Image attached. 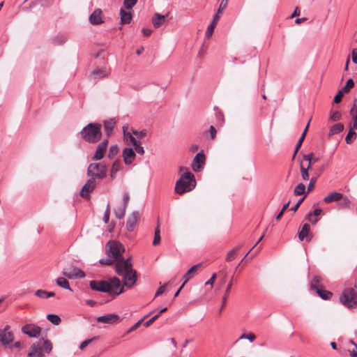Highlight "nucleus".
<instances>
[{
  "instance_id": "nucleus-1",
  "label": "nucleus",
  "mask_w": 357,
  "mask_h": 357,
  "mask_svg": "<svg viewBox=\"0 0 357 357\" xmlns=\"http://www.w3.org/2000/svg\"><path fill=\"white\" fill-rule=\"evenodd\" d=\"M89 285L93 290L107 292L114 297L123 291V286H121V280L117 277H114L109 281L91 280Z\"/></svg>"
},
{
  "instance_id": "nucleus-2",
  "label": "nucleus",
  "mask_w": 357,
  "mask_h": 357,
  "mask_svg": "<svg viewBox=\"0 0 357 357\" xmlns=\"http://www.w3.org/2000/svg\"><path fill=\"white\" fill-rule=\"evenodd\" d=\"M195 185L196 181L194 174L190 172H183L176 182L175 192L178 195H183L192 190Z\"/></svg>"
},
{
  "instance_id": "nucleus-3",
  "label": "nucleus",
  "mask_w": 357,
  "mask_h": 357,
  "mask_svg": "<svg viewBox=\"0 0 357 357\" xmlns=\"http://www.w3.org/2000/svg\"><path fill=\"white\" fill-rule=\"evenodd\" d=\"M82 137L89 143H96L101 137V125L97 123H90L80 132Z\"/></svg>"
},
{
  "instance_id": "nucleus-4",
  "label": "nucleus",
  "mask_w": 357,
  "mask_h": 357,
  "mask_svg": "<svg viewBox=\"0 0 357 357\" xmlns=\"http://www.w3.org/2000/svg\"><path fill=\"white\" fill-rule=\"evenodd\" d=\"M52 349V344L48 340H45L43 344L36 342L31 344L28 356L30 357H45L43 351L50 353Z\"/></svg>"
},
{
  "instance_id": "nucleus-5",
  "label": "nucleus",
  "mask_w": 357,
  "mask_h": 357,
  "mask_svg": "<svg viewBox=\"0 0 357 357\" xmlns=\"http://www.w3.org/2000/svg\"><path fill=\"white\" fill-rule=\"evenodd\" d=\"M107 167L104 162L91 163L87 169V175L93 180L103 179L107 176Z\"/></svg>"
},
{
  "instance_id": "nucleus-6",
  "label": "nucleus",
  "mask_w": 357,
  "mask_h": 357,
  "mask_svg": "<svg viewBox=\"0 0 357 357\" xmlns=\"http://www.w3.org/2000/svg\"><path fill=\"white\" fill-rule=\"evenodd\" d=\"M340 302L349 308L357 305V293L353 288L344 289L340 296Z\"/></svg>"
},
{
  "instance_id": "nucleus-7",
  "label": "nucleus",
  "mask_w": 357,
  "mask_h": 357,
  "mask_svg": "<svg viewBox=\"0 0 357 357\" xmlns=\"http://www.w3.org/2000/svg\"><path fill=\"white\" fill-rule=\"evenodd\" d=\"M107 245L109 246L107 255L109 257L114 258L115 260L122 258L121 255L124 252L123 245L116 241H109Z\"/></svg>"
},
{
  "instance_id": "nucleus-8",
  "label": "nucleus",
  "mask_w": 357,
  "mask_h": 357,
  "mask_svg": "<svg viewBox=\"0 0 357 357\" xmlns=\"http://www.w3.org/2000/svg\"><path fill=\"white\" fill-rule=\"evenodd\" d=\"M115 261L116 272L119 275L121 276L128 271V270H130L132 266L131 259L130 258H128L127 259L120 258Z\"/></svg>"
},
{
  "instance_id": "nucleus-9",
  "label": "nucleus",
  "mask_w": 357,
  "mask_h": 357,
  "mask_svg": "<svg viewBox=\"0 0 357 357\" xmlns=\"http://www.w3.org/2000/svg\"><path fill=\"white\" fill-rule=\"evenodd\" d=\"M14 340V334L10 330L9 325H6L3 328L0 329V343L6 346Z\"/></svg>"
},
{
  "instance_id": "nucleus-10",
  "label": "nucleus",
  "mask_w": 357,
  "mask_h": 357,
  "mask_svg": "<svg viewBox=\"0 0 357 357\" xmlns=\"http://www.w3.org/2000/svg\"><path fill=\"white\" fill-rule=\"evenodd\" d=\"M22 332L30 337H37L40 335L41 328L33 324H27L22 327Z\"/></svg>"
},
{
  "instance_id": "nucleus-11",
  "label": "nucleus",
  "mask_w": 357,
  "mask_h": 357,
  "mask_svg": "<svg viewBox=\"0 0 357 357\" xmlns=\"http://www.w3.org/2000/svg\"><path fill=\"white\" fill-rule=\"evenodd\" d=\"M303 160L308 162L307 166L305 167L302 163L300 165L301 175L303 181L309 179V170L312 169V153L304 155Z\"/></svg>"
},
{
  "instance_id": "nucleus-12",
  "label": "nucleus",
  "mask_w": 357,
  "mask_h": 357,
  "mask_svg": "<svg viewBox=\"0 0 357 357\" xmlns=\"http://www.w3.org/2000/svg\"><path fill=\"white\" fill-rule=\"evenodd\" d=\"M123 285L128 288H130L135 284L137 280V272L132 268L123 274Z\"/></svg>"
},
{
  "instance_id": "nucleus-13",
  "label": "nucleus",
  "mask_w": 357,
  "mask_h": 357,
  "mask_svg": "<svg viewBox=\"0 0 357 357\" xmlns=\"http://www.w3.org/2000/svg\"><path fill=\"white\" fill-rule=\"evenodd\" d=\"M96 186V181L90 178L82 187L80 195L84 198L89 197L90 193L95 189Z\"/></svg>"
},
{
  "instance_id": "nucleus-14",
  "label": "nucleus",
  "mask_w": 357,
  "mask_h": 357,
  "mask_svg": "<svg viewBox=\"0 0 357 357\" xmlns=\"http://www.w3.org/2000/svg\"><path fill=\"white\" fill-rule=\"evenodd\" d=\"M205 155L203 151L198 153L193 159L192 167L195 172H199L205 164Z\"/></svg>"
},
{
  "instance_id": "nucleus-15",
  "label": "nucleus",
  "mask_w": 357,
  "mask_h": 357,
  "mask_svg": "<svg viewBox=\"0 0 357 357\" xmlns=\"http://www.w3.org/2000/svg\"><path fill=\"white\" fill-rule=\"evenodd\" d=\"M108 144V140L104 139L102 142H100L96 150L95 154L93 157V160H101L105 155V151L107 149Z\"/></svg>"
},
{
  "instance_id": "nucleus-16",
  "label": "nucleus",
  "mask_w": 357,
  "mask_h": 357,
  "mask_svg": "<svg viewBox=\"0 0 357 357\" xmlns=\"http://www.w3.org/2000/svg\"><path fill=\"white\" fill-rule=\"evenodd\" d=\"M140 215L138 212L134 211L132 214L128 218L126 222V229L128 231H132L135 228Z\"/></svg>"
},
{
  "instance_id": "nucleus-17",
  "label": "nucleus",
  "mask_w": 357,
  "mask_h": 357,
  "mask_svg": "<svg viewBox=\"0 0 357 357\" xmlns=\"http://www.w3.org/2000/svg\"><path fill=\"white\" fill-rule=\"evenodd\" d=\"M122 156L126 165H130L135 160L136 155L132 148L126 147L123 150Z\"/></svg>"
},
{
  "instance_id": "nucleus-18",
  "label": "nucleus",
  "mask_w": 357,
  "mask_h": 357,
  "mask_svg": "<svg viewBox=\"0 0 357 357\" xmlns=\"http://www.w3.org/2000/svg\"><path fill=\"white\" fill-rule=\"evenodd\" d=\"M119 321V317L116 314H108L104 316L98 317L97 321L103 324H114Z\"/></svg>"
},
{
  "instance_id": "nucleus-19",
  "label": "nucleus",
  "mask_w": 357,
  "mask_h": 357,
  "mask_svg": "<svg viewBox=\"0 0 357 357\" xmlns=\"http://www.w3.org/2000/svg\"><path fill=\"white\" fill-rule=\"evenodd\" d=\"M63 274L70 279L82 278L85 276L84 273L82 270L77 268H75L73 270L66 269L63 271Z\"/></svg>"
},
{
  "instance_id": "nucleus-20",
  "label": "nucleus",
  "mask_w": 357,
  "mask_h": 357,
  "mask_svg": "<svg viewBox=\"0 0 357 357\" xmlns=\"http://www.w3.org/2000/svg\"><path fill=\"white\" fill-rule=\"evenodd\" d=\"M90 22L93 25H97L102 23V10L100 8L96 9L89 17Z\"/></svg>"
},
{
  "instance_id": "nucleus-21",
  "label": "nucleus",
  "mask_w": 357,
  "mask_h": 357,
  "mask_svg": "<svg viewBox=\"0 0 357 357\" xmlns=\"http://www.w3.org/2000/svg\"><path fill=\"white\" fill-rule=\"evenodd\" d=\"M110 74V70L107 68H97L93 70L92 76L96 79L107 77Z\"/></svg>"
},
{
  "instance_id": "nucleus-22",
  "label": "nucleus",
  "mask_w": 357,
  "mask_h": 357,
  "mask_svg": "<svg viewBox=\"0 0 357 357\" xmlns=\"http://www.w3.org/2000/svg\"><path fill=\"white\" fill-rule=\"evenodd\" d=\"M201 266V264H197L196 265H194L192 266L183 275L184 282L182 284V287H183L191 278H192L198 268Z\"/></svg>"
},
{
  "instance_id": "nucleus-23",
  "label": "nucleus",
  "mask_w": 357,
  "mask_h": 357,
  "mask_svg": "<svg viewBox=\"0 0 357 357\" xmlns=\"http://www.w3.org/2000/svg\"><path fill=\"white\" fill-rule=\"evenodd\" d=\"M310 231V225L307 223L304 224L301 228V230L298 233V238L300 239V241H302L306 238L307 241H310L311 240V237H309Z\"/></svg>"
},
{
  "instance_id": "nucleus-24",
  "label": "nucleus",
  "mask_w": 357,
  "mask_h": 357,
  "mask_svg": "<svg viewBox=\"0 0 357 357\" xmlns=\"http://www.w3.org/2000/svg\"><path fill=\"white\" fill-rule=\"evenodd\" d=\"M129 126L128 125H125L123 126V137L124 139L126 141L128 144H133L135 142L137 139L136 137L132 136V133L128 131Z\"/></svg>"
},
{
  "instance_id": "nucleus-25",
  "label": "nucleus",
  "mask_w": 357,
  "mask_h": 357,
  "mask_svg": "<svg viewBox=\"0 0 357 357\" xmlns=\"http://www.w3.org/2000/svg\"><path fill=\"white\" fill-rule=\"evenodd\" d=\"M165 22V15L155 13L152 17L153 25L155 28L158 29Z\"/></svg>"
},
{
  "instance_id": "nucleus-26",
  "label": "nucleus",
  "mask_w": 357,
  "mask_h": 357,
  "mask_svg": "<svg viewBox=\"0 0 357 357\" xmlns=\"http://www.w3.org/2000/svg\"><path fill=\"white\" fill-rule=\"evenodd\" d=\"M342 194L337 192H333L329 193L327 196L324 197V202L327 204L331 203L333 202H337L342 199Z\"/></svg>"
},
{
  "instance_id": "nucleus-27",
  "label": "nucleus",
  "mask_w": 357,
  "mask_h": 357,
  "mask_svg": "<svg viewBox=\"0 0 357 357\" xmlns=\"http://www.w3.org/2000/svg\"><path fill=\"white\" fill-rule=\"evenodd\" d=\"M321 281L322 278L321 276L314 275L310 281V289L316 291L317 289L322 288Z\"/></svg>"
},
{
  "instance_id": "nucleus-28",
  "label": "nucleus",
  "mask_w": 357,
  "mask_h": 357,
  "mask_svg": "<svg viewBox=\"0 0 357 357\" xmlns=\"http://www.w3.org/2000/svg\"><path fill=\"white\" fill-rule=\"evenodd\" d=\"M120 15H121V23L122 24H129L132 18V13L130 11H126L123 8H121L120 10Z\"/></svg>"
},
{
  "instance_id": "nucleus-29",
  "label": "nucleus",
  "mask_w": 357,
  "mask_h": 357,
  "mask_svg": "<svg viewBox=\"0 0 357 357\" xmlns=\"http://www.w3.org/2000/svg\"><path fill=\"white\" fill-rule=\"evenodd\" d=\"M309 124H310V121L307 123L305 128L304 129L301 136L300 137V138H299V139H298V141L297 142V144H296V146L295 147L294 153V155H293V159L295 158L297 152L298 151L299 149L301 148V146L302 145L303 142L305 139V137L306 136V134H307V130H308Z\"/></svg>"
},
{
  "instance_id": "nucleus-30",
  "label": "nucleus",
  "mask_w": 357,
  "mask_h": 357,
  "mask_svg": "<svg viewBox=\"0 0 357 357\" xmlns=\"http://www.w3.org/2000/svg\"><path fill=\"white\" fill-rule=\"evenodd\" d=\"M121 169V162L119 160H116L112 165L111 171H110V178L112 180H114L116 177V173L120 171Z\"/></svg>"
},
{
  "instance_id": "nucleus-31",
  "label": "nucleus",
  "mask_w": 357,
  "mask_h": 357,
  "mask_svg": "<svg viewBox=\"0 0 357 357\" xmlns=\"http://www.w3.org/2000/svg\"><path fill=\"white\" fill-rule=\"evenodd\" d=\"M115 124L116 122L113 119H109L104 122V128L107 135H109L112 133Z\"/></svg>"
},
{
  "instance_id": "nucleus-32",
  "label": "nucleus",
  "mask_w": 357,
  "mask_h": 357,
  "mask_svg": "<svg viewBox=\"0 0 357 357\" xmlns=\"http://www.w3.org/2000/svg\"><path fill=\"white\" fill-rule=\"evenodd\" d=\"M127 207L125 205L121 204L117 208L114 210V214L116 218L121 220L125 216L126 210Z\"/></svg>"
},
{
  "instance_id": "nucleus-33",
  "label": "nucleus",
  "mask_w": 357,
  "mask_h": 357,
  "mask_svg": "<svg viewBox=\"0 0 357 357\" xmlns=\"http://www.w3.org/2000/svg\"><path fill=\"white\" fill-rule=\"evenodd\" d=\"M315 291L324 300H329L333 296L332 292L322 288L317 289Z\"/></svg>"
},
{
  "instance_id": "nucleus-34",
  "label": "nucleus",
  "mask_w": 357,
  "mask_h": 357,
  "mask_svg": "<svg viewBox=\"0 0 357 357\" xmlns=\"http://www.w3.org/2000/svg\"><path fill=\"white\" fill-rule=\"evenodd\" d=\"M35 295L41 298H47L49 297L54 296L55 294L53 291H47L43 289H38L35 292Z\"/></svg>"
},
{
  "instance_id": "nucleus-35",
  "label": "nucleus",
  "mask_w": 357,
  "mask_h": 357,
  "mask_svg": "<svg viewBox=\"0 0 357 357\" xmlns=\"http://www.w3.org/2000/svg\"><path fill=\"white\" fill-rule=\"evenodd\" d=\"M344 130V125L341 123H337L335 125H333L329 131V135H334L337 133H340Z\"/></svg>"
},
{
  "instance_id": "nucleus-36",
  "label": "nucleus",
  "mask_w": 357,
  "mask_h": 357,
  "mask_svg": "<svg viewBox=\"0 0 357 357\" xmlns=\"http://www.w3.org/2000/svg\"><path fill=\"white\" fill-rule=\"evenodd\" d=\"M350 115L354 123L353 128L357 130V105L356 104H354V105L352 106L350 110Z\"/></svg>"
},
{
  "instance_id": "nucleus-37",
  "label": "nucleus",
  "mask_w": 357,
  "mask_h": 357,
  "mask_svg": "<svg viewBox=\"0 0 357 357\" xmlns=\"http://www.w3.org/2000/svg\"><path fill=\"white\" fill-rule=\"evenodd\" d=\"M56 284H57V285H59V287H61L63 289L72 291V289L70 287L68 281L65 278L60 277V278H57Z\"/></svg>"
},
{
  "instance_id": "nucleus-38",
  "label": "nucleus",
  "mask_w": 357,
  "mask_h": 357,
  "mask_svg": "<svg viewBox=\"0 0 357 357\" xmlns=\"http://www.w3.org/2000/svg\"><path fill=\"white\" fill-rule=\"evenodd\" d=\"M354 128L353 127L349 130L348 132L346 137L345 141L347 144H351L354 142L355 139L356 138V132L354 130Z\"/></svg>"
},
{
  "instance_id": "nucleus-39",
  "label": "nucleus",
  "mask_w": 357,
  "mask_h": 357,
  "mask_svg": "<svg viewBox=\"0 0 357 357\" xmlns=\"http://www.w3.org/2000/svg\"><path fill=\"white\" fill-rule=\"evenodd\" d=\"M161 237H160V226L158 225L157 227L155 229L154 232V238L153 241V245L156 246L160 243Z\"/></svg>"
},
{
  "instance_id": "nucleus-40",
  "label": "nucleus",
  "mask_w": 357,
  "mask_h": 357,
  "mask_svg": "<svg viewBox=\"0 0 357 357\" xmlns=\"http://www.w3.org/2000/svg\"><path fill=\"white\" fill-rule=\"evenodd\" d=\"M167 310V307H164L162 310H160L157 314L154 315L152 318H151L149 320H148L144 324V326L149 327V326H151L157 319H158L161 314L165 312Z\"/></svg>"
},
{
  "instance_id": "nucleus-41",
  "label": "nucleus",
  "mask_w": 357,
  "mask_h": 357,
  "mask_svg": "<svg viewBox=\"0 0 357 357\" xmlns=\"http://www.w3.org/2000/svg\"><path fill=\"white\" fill-rule=\"evenodd\" d=\"M228 3V0H222L219 8L216 12V13L214 15V16H218V18L220 19L223 13V10L226 8Z\"/></svg>"
},
{
  "instance_id": "nucleus-42",
  "label": "nucleus",
  "mask_w": 357,
  "mask_h": 357,
  "mask_svg": "<svg viewBox=\"0 0 357 357\" xmlns=\"http://www.w3.org/2000/svg\"><path fill=\"white\" fill-rule=\"evenodd\" d=\"M305 192V185L303 183H298L294 188V193L296 196L302 195Z\"/></svg>"
},
{
  "instance_id": "nucleus-43",
  "label": "nucleus",
  "mask_w": 357,
  "mask_h": 357,
  "mask_svg": "<svg viewBox=\"0 0 357 357\" xmlns=\"http://www.w3.org/2000/svg\"><path fill=\"white\" fill-rule=\"evenodd\" d=\"M240 249V246L239 247H236L235 248L232 249L231 250H230L227 256H226V261H231L232 260H234L237 255V252H238Z\"/></svg>"
},
{
  "instance_id": "nucleus-44",
  "label": "nucleus",
  "mask_w": 357,
  "mask_h": 357,
  "mask_svg": "<svg viewBox=\"0 0 357 357\" xmlns=\"http://www.w3.org/2000/svg\"><path fill=\"white\" fill-rule=\"evenodd\" d=\"M47 319L54 325H59L61 321V318L58 315L53 314H48Z\"/></svg>"
},
{
  "instance_id": "nucleus-45",
  "label": "nucleus",
  "mask_w": 357,
  "mask_h": 357,
  "mask_svg": "<svg viewBox=\"0 0 357 357\" xmlns=\"http://www.w3.org/2000/svg\"><path fill=\"white\" fill-rule=\"evenodd\" d=\"M354 86V82L352 79H349L345 86L342 88V91L344 93H348L351 89H352Z\"/></svg>"
},
{
  "instance_id": "nucleus-46",
  "label": "nucleus",
  "mask_w": 357,
  "mask_h": 357,
  "mask_svg": "<svg viewBox=\"0 0 357 357\" xmlns=\"http://www.w3.org/2000/svg\"><path fill=\"white\" fill-rule=\"evenodd\" d=\"M135 151L140 155H143L144 153V150L142 146H141V143L139 140H137L135 142L132 144Z\"/></svg>"
},
{
  "instance_id": "nucleus-47",
  "label": "nucleus",
  "mask_w": 357,
  "mask_h": 357,
  "mask_svg": "<svg viewBox=\"0 0 357 357\" xmlns=\"http://www.w3.org/2000/svg\"><path fill=\"white\" fill-rule=\"evenodd\" d=\"M350 343L352 344L353 348L348 349L349 356L351 357H357V344L353 340H350Z\"/></svg>"
},
{
  "instance_id": "nucleus-48",
  "label": "nucleus",
  "mask_w": 357,
  "mask_h": 357,
  "mask_svg": "<svg viewBox=\"0 0 357 357\" xmlns=\"http://www.w3.org/2000/svg\"><path fill=\"white\" fill-rule=\"evenodd\" d=\"M132 133L133 135H135L137 138L142 139V138H144L146 135L147 131L145 129L142 130H140V131H137L136 130L132 129Z\"/></svg>"
},
{
  "instance_id": "nucleus-49",
  "label": "nucleus",
  "mask_w": 357,
  "mask_h": 357,
  "mask_svg": "<svg viewBox=\"0 0 357 357\" xmlns=\"http://www.w3.org/2000/svg\"><path fill=\"white\" fill-rule=\"evenodd\" d=\"M341 113L338 111H332L330 114V120L332 121H337L341 118Z\"/></svg>"
},
{
  "instance_id": "nucleus-50",
  "label": "nucleus",
  "mask_w": 357,
  "mask_h": 357,
  "mask_svg": "<svg viewBox=\"0 0 357 357\" xmlns=\"http://www.w3.org/2000/svg\"><path fill=\"white\" fill-rule=\"evenodd\" d=\"M137 2V0H124L123 6L127 10L131 9Z\"/></svg>"
},
{
  "instance_id": "nucleus-51",
  "label": "nucleus",
  "mask_w": 357,
  "mask_h": 357,
  "mask_svg": "<svg viewBox=\"0 0 357 357\" xmlns=\"http://www.w3.org/2000/svg\"><path fill=\"white\" fill-rule=\"evenodd\" d=\"M317 180V176H312L310 178V183L307 185V192H311L314 189Z\"/></svg>"
},
{
  "instance_id": "nucleus-52",
  "label": "nucleus",
  "mask_w": 357,
  "mask_h": 357,
  "mask_svg": "<svg viewBox=\"0 0 357 357\" xmlns=\"http://www.w3.org/2000/svg\"><path fill=\"white\" fill-rule=\"evenodd\" d=\"M118 147L116 145H113L109 148V153H108V158H113L115 155L118 153Z\"/></svg>"
},
{
  "instance_id": "nucleus-53",
  "label": "nucleus",
  "mask_w": 357,
  "mask_h": 357,
  "mask_svg": "<svg viewBox=\"0 0 357 357\" xmlns=\"http://www.w3.org/2000/svg\"><path fill=\"white\" fill-rule=\"evenodd\" d=\"M256 338V336L254 333H250L248 334H243L240 336L239 340L241 339H248L250 342H253Z\"/></svg>"
},
{
  "instance_id": "nucleus-54",
  "label": "nucleus",
  "mask_w": 357,
  "mask_h": 357,
  "mask_svg": "<svg viewBox=\"0 0 357 357\" xmlns=\"http://www.w3.org/2000/svg\"><path fill=\"white\" fill-rule=\"evenodd\" d=\"M344 93L343 91L340 90L337 92V93L336 94V96H335L334 98V102L335 103H340L342 100V98L343 97V95H344Z\"/></svg>"
},
{
  "instance_id": "nucleus-55",
  "label": "nucleus",
  "mask_w": 357,
  "mask_h": 357,
  "mask_svg": "<svg viewBox=\"0 0 357 357\" xmlns=\"http://www.w3.org/2000/svg\"><path fill=\"white\" fill-rule=\"evenodd\" d=\"M214 29L215 28L213 26V25H210L209 24L208 26L207 29H206V33H205V36H206V38H209L211 37V36L213 33Z\"/></svg>"
},
{
  "instance_id": "nucleus-56",
  "label": "nucleus",
  "mask_w": 357,
  "mask_h": 357,
  "mask_svg": "<svg viewBox=\"0 0 357 357\" xmlns=\"http://www.w3.org/2000/svg\"><path fill=\"white\" fill-rule=\"evenodd\" d=\"M307 219L312 224V225H315L317 221H318V219L317 218L316 216H314V215L312 213H309L307 215Z\"/></svg>"
},
{
  "instance_id": "nucleus-57",
  "label": "nucleus",
  "mask_w": 357,
  "mask_h": 357,
  "mask_svg": "<svg viewBox=\"0 0 357 357\" xmlns=\"http://www.w3.org/2000/svg\"><path fill=\"white\" fill-rule=\"evenodd\" d=\"M109 215H110L109 205H107V209L105 210L104 216H103V220L105 223H107L109 222Z\"/></svg>"
},
{
  "instance_id": "nucleus-58",
  "label": "nucleus",
  "mask_w": 357,
  "mask_h": 357,
  "mask_svg": "<svg viewBox=\"0 0 357 357\" xmlns=\"http://www.w3.org/2000/svg\"><path fill=\"white\" fill-rule=\"evenodd\" d=\"M96 338H97L96 337H94L93 338L88 339V340H84L79 345V349H84L89 343H91L93 340H95Z\"/></svg>"
},
{
  "instance_id": "nucleus-59",
  "label": "nucleus",
  "mask_w": 357,
  "mask_h": 357,
  "mask_svg": "<svg viewBox=\"0 0 357 357\" xmlns=\"http://www.w3.org/2000/svg\"><path fill=\"white\" fill-rule=\"evenodd\" d=\"M129 200H130L129 193L127 192H124L123 197V203L121 204L125 205V206L127 207Z\"/></svg>"
},
{
  "instance_id": "nucleus-60",
  "label": "nucleus",
  "mask_w": 357,
  "mask_h": 357,
  "mask_svg": "<svg viewBox=\"0 0 357 357\" xmlns=\"http://www.w3.org/2000/svg\"><path fill=\"white\" fill-rule=\"evenodd\" d=\"M215 278H216V274L213 273L212 275V276L211 277V278L207 282H206L205 285L206 286L210 285L211 288H212L213 286V284L215 282Z\"/></svg>"
},
{
  "instance_id": "nucleus-61",
  "label": "nucleus",
  "mask_w": 357,
  "mask_h": 357,
  "mask_svg": "<svg viewBox=\"0 0 357 357\" xmlns=\"http://www.w3.org/2000/svg\"><path fill=\"white\" fill-rule=\"evenodd\" d=\"M166 285H167V284H163V285L160 286V287L158 289V290H157V291H156V292H155V297L159 296H160V295H162V294H163V292H164V291H165V290Z\"/></svg>"
},
{
  "instance_id": "nucleus-62",
  "label": "nucleus",
  "mask_w": 357,
  "mask_h": 357,
  "mask_svg": "<svg viewBox=\"0 0 357 357\" xmlns=\"http://www.w3.org/2000/svg\"><path fill=\"white\" fill-rule=\"evenodd\" d=\"M143 321V319L139 320L137 323H135L128 331V333L136 330Z\"/></svg>"
},
{
  "instance_id": "nucleus-63",
  "label": "nucleus",
  "mask_w": 357,
  "mask_h": 357,
  "mask_svg": "<svg viewBox=\"0 0 357 357\" xmlns=\"http://www.w3.org/2000/svg\"><path fill=\"white\" fill-rule=\"evenodd\" d=\"M114 261L112 259H102L100 260V263L103 265H112Z\"/></svg>"
},
{
  "instance_id": "nucleus-64",
  "label": "nucleus",
  "mask_w": 357,
  "mask_h": 357,
  "mask_svg": "<svg viewBox=\"0 0 357 357\" xmlns=\"http://www.w3.org/2000/svg\"><path fill=\"white\" fill-rule=\"evenodd\" d=\"M352 60L354 63H357V49L352 51Z\"/></svg>"
}]
</instances>
